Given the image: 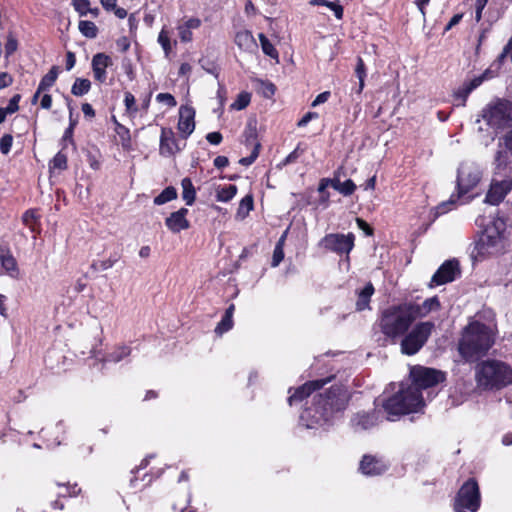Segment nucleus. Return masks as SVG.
Returning <instances> with one entry per match:
<instances>
[{
  "label": "nucleus",
  "instance_id": "f257e3e1",
  "mask_svg": "<svg viewBox=\"0 0 512 512\" xmlns=\"http://www.w3.org/2000/svg\"><path fill=\"white\" fill-rule=\"evenodd\" d=\"M410 375L413 384L401 388L396 394L384 399L381 403L383 411L387 413L388 421H396L400 416L419 412L424 407V400L421 390L437 385L444 380L441 371L426 368L414 367Z\"/></svg>",
  "mask_w": 512,
  "mask_h": 512
},
{
  "label": "nucleus",
  "instance_id": "f03ea898",
  "mask_svg": "<svg viewBox=\"0 0 512 512\" xmlns=\"http://www.w3.org/2000/svg\"><path fill=\"white\" fill-rule=\"evenodd\" d=\"M313 406L305 409L300 415V424L308 429L327 423L335 413L343 411L348 404L347 391L333 386L314 396Z\"/></svg>",
  "mask_w": 512,
  "mask_h": 512
},
{
  "label": "nucleus",
  "instance_id": "7ed1b4c3",
  "mask_svg": "<svg viewBox=\"0 0 512 512\" xmlns=\"http://www.w3.org/2000/svg\"><path fill=\"white\" fill-rule=\"evenodd\" d=\"M494 344L491 327L472 322L464 330L458 350L466 361H474L484 356Z\"/></svg>",
  "mask_w": 512,
  "mask_h": 512
},
{
  "label": "nucleus",
  "instance_id": "20e7f679",
  "mask_svg": "<svg viewBox=\"0 0 512 512\" xmlns=\"http://www.w3.org/2000/svg\"><path fill=\"white\" fill-rule=\"evenodd\" d=\"M512 189V159L505 150H498L494 158V178L485 202L498 205Z\"/></svg>",
  "mask_w": 512,
  "mask_h": 512
},
{
  "label": "nucleus",
  "instance_id": "39448f33",
  "mask_svg": "<svg viewBox=\"0 0 512 512\" xmlns=\"http://www.w3.org/2000/svg\"><path fill=\"white\" fill-rule=\"evenodd\" d=\"M475 380L480 390H500L512 384V368L498 360H486L477 364Z\"/></svg>",
  "mask_w": 512,
  "mask_h": 512
},
{
  "label": "nucleus",
  "instance_id": "423d86ee",
  "mask_svg": "<svg viewBox=\"0 0 512 512\" xmlns=\"http://www.w3.org/2000/svg\"><path fill=\"white\" fill-rule=\"evenodd\" d=\"M413 322L407 303L384 309L378 321L381 332L393 340L406 334Z\"/></svg>",
  "mask_w": 512,
  "mask_h": 512
},
{
  "label": "nucleus",
  "instance_id": "0eeeda50",
  "mask_svg": "<svg viewBox=\"0 0 512 512\" xmlns=\"http://www.w3.org/2000/svg\"><path fill=\"white\" fill-rule=\"evenodd\" d=\"M483 171L475 162L465 161L460 164L457 172V195L458 200L462 199L470 193L481 181ZM455 195L453 194L447 203H442L437 207V213L443 214L448 211L447 206L455 203Z\"/></svg>",
  "mask_w": 512,
  "mask_h": 512
},
{
  "label": "nucleus",
  "instance_id": "6e6552de",
  "mask_svg": "<svg viewBox=\"0 0 512 512\" xmlns=\"http://www.w3.org/2000/svg\"><path fill=\"white\" fill-rule=\"evenodd\" d=\"M482 119L495 130L512 126V102L506 99L490 101L481 112Z\"/></svg>",
  "mask_w": 512,
  "mask_h": 512
},
{
  "label": "nucleus",
  "instance_id": "1a4fd4ad",
  "mask_svg": "<svg viewBox=\"0 0 512 512\" xmlns=\"http://www.w3.org/2000/svg\"><path fill=\"white\" fill-rule=\"evenodd\" d=\"M481 505V494L478 482L474 478L465 481L454 499L455 512H477Z\"/></svg>",
  "mask_w": 512,
  "mask_h": 512
},
{
  "label": "nucleus",
  "instance_id": "9d476101",
  "mask_svg": "<svg viewBox=\"0 0 512 512\" xmlns=\"http://www.w3.org/2000/svg\"><path fill=\"white\" fill-rule=\"evenodd\" d=\"M433 329V322L417 323L402 339V353L406 355L416 354L425 345Z\"/></svg>",
  "mask_w": 512,
  "mask_h": 512
},
{
  "label": "nucleus",
  "instance_id": "9b49d317",
  "mask_svg": "<svg viewBox=\"0 0 512 512\" xmlns=\"http://www.w3.org/2000/svg\"><path fill=\"white\" fill-rule=\"evenodd\" d=\"M354 240L352 233H331L321 239L319 246L337 254H349L354 247Z\"/></svg>",
  "mask_w": 512,
  "mask_h": 512
},
{
  "label": "nucleus",
  "instance_id": "f8f14e48",
  "mask_svg": "<svg viewBox=\"0 0 512 512\" xmlns=\"http://www.w3.org/2000/svg\"><path fill=\"white\" fill-rule=\"evenodd\" d=\"M460 274L459 262L455 259L446 260L432 276L430 287L450 283Z\"/></svg>",
  "mask_w": 512,
  "mask_h": 512
},
{
  "label": "nucleus",
  "instance_id": "ddd939ff",
  "mask_svg": "<svg viewBox=\"0 0 512 512\" xmlns=\"http://www.w3.org/2000/svg\"><path fill=\"white\" fill-rule=\"evenodd\" d=\"M384 419L381 410L372 412H358L351 418V425L356 431L368 430ZM387 419V416L385 417Z\"/></svg>",
  "mask_w": 512,
  "mask_h": 512
},
{
  "label": "nucleus",
  "instance_id": "4468645a",
  "mask_svg": "<svg viewBox=\"0 0 512 512\" xmlns=\"http://www.w3.org/2000/svg\"><path fill=\"white\" fill-rule=\"evenodd\" d=\"M504 248V240L495 236H480L476 243L474 253L476 256L485 257L500 252Z\"/></svg>",
  "mask_w": 512,
  "mask_h": 512
},
{
  "label": "nucleus",
  "instance_id": "2eb2a0df",
  "mask_svg": "<svg viewBox=\"0 0 512 512\" xmlns=\"http://www.w3.org/2000/svg\"><path fill=\"white\" fill-rule=\"evenodd\" d=\"M195 110L189 105H182L179 108L178 130L184 138L191 135L195 129Z\"/></svg>",
  "mask_w": 512,
  "mask_h": 512
},
{
  "label": "nucleus",
  "instance_id": "dca6fc26",
  "mask_svg": "<svg viewBox=\"0 0 512 512\" xmlns=\"http://www.w3.org/2000/svg\"><path fill=\"white\" fill-rule=\"evenodd\" d=\"M387 468V464L381 458L371 455H365L360 462V470L367 476L381 475Z\"/></svg>",
  "mask_w": 512,
  "mask_h": 512
},
{
  "label": "nucleus",
  "instance_id": "f3484780",
  "mask_svg": "<svg viewBox=\"0 0 512 512\" xmlns=\"http://www.w3.org/2000/svg\"><path fill=\"white\" fill-rule=\"evenodd\" d=\"M414 321L417 318L426 317L429 313L437 311L440 308L438 297L434 296L426 299L422 304L407 303Z\"/></svg>",
  "mask_w": 512,
  "mask_h": 512
},
{
  "label": "nucleus",
  "instance_id": "a211bd4d",
  "mask_svg": "<svg viewBox=\"0 0 512 512\" xmlns=\"http://www.w3.org/2000/svg\"><path fill=\"white\" fill-rule=\"evenodd\" d=\"M486 79V73L473 78L472 80L464 82L455 92L454 98L455 101H458L457 105L465 106L466 100L469 94L479 87L483 81Z\"/></svg>",
  "mask_w": 512,
  "mask_h": 512
},
{
  "label": "nucleus",
  "instance_id": "6ab92c4d",
  "mask_svg": "<svg viewBox=\"0 0 512 512\" xmlns=\"http://www.w3.org/2000/svg\"><path fill=\"white\" fill-rule=\"evenodd\" d=\"M188 209L181 208L170 214L165 220V225L172 233H179L189 228V221L186 218Z\"/></svg>",
  "mask_w": 512,
  "mask_h": 512
},
{
  "label": "nucleus",
  "instance_id": "aec40b11",
  "mask_svg": "<svg viewBox=\"0 0 512 512\" xmlns=\"http://www.w3.org/2000/svg\"><path fill=\"white\" fill-rule=\"evenodd\" d=\"M113 64L110 56L104 53H97L92 58V70L94 77L100 83L105 82L107 78L106 68Z\"/></svg>",
  "mask_w": 512,
  "mask_h": 512
},
{
  "label": "nucleus",
  "instance_id": "412c9836",
  "mask_svg": "<svg viewBox=\"0 0 512 512\" xmlns=\"http://www.w3.org/2000/svg\"><path fill=\"white\" fill-rule=\"evenodd\" d=\"M327 381V379L315 380L307 382L303 386L295 389L288 398L289 405L302 401L305 397H308L312 391L322 388Z\"/></svg>",
  "mask_w": 512,
  "mask_h": 512
},
{
  "label": "nucleus",
  "instance_id": "4be33fe9",
  "mask_svg": "<svg viewBox=\"0 0 512 512\" xmlns=\"http://www.w3.org/2000/svg\"><path fill=\"white\" fill-rule=\"evenodd\" d=\"M179 151L174 132L170 128H162L160 137V153L171 156Z\"/></svg>",
  "mask_w": 512,
  "mask_h": 512
},
{
  "label": "nucleus",
  "instance_id": "5701e85b",
  "mask_svg": "<svg viewBox=\"0 0 512 512\" xmlns=\"http://www.w3.org/2000/svg\"><path fill=\"white\" fill-rule=\"evenodd\" d=\"M235 44L243 51L254 52L257 50L258 45L250 31H239L235 35Z\"/></svg>",
  "mask_w": 512,
  "mask_h": 512
},
{
  "label": "nucleus",
  "instance_id": "b1692460",
  "mask_svg": "<svg viewBox=\"0 0 512 512\" xmlns=\"http://www.w3.org/2000/svg\"><path fill=\"white\" fill-rule=\"evenodd\" d=\"M1 266L5 272L12 278H18L19 268L17 261L9 251H2L0 254Z\"/></svg>",
  "mask_w": 512,
  "mask_h": 512
},
{
  "label": "nucleus",
  "instance_id": "393cba45",
  "mask_svg": "<svg viewBox=\"0 0 512 512\" xmlns=\"http://www.w3.org/2000/svg\"><path fill=\"white\" fill-rule=\"evenodd\" d=\"M506 222L503 218H495L483 231L484 236H495L500 239H505Z\"/></svg>",
  "mask_w": 512,
  "mask_h": 512
},
{
  "label": "nucleus",
  "instance_id": "a878e982",
  "mask_svg": "<svg viewBox=\"0 0 512 512\" xmlns=\"http://www.w3.org/2000/svg\"><path fill=\"white\" fill-rule=\"evenodd\" d=\"M511 53H512V37L509 39L508 43L503 48V51L498 55L496 60L491 64L490 68L485 72L486 77L490 72H497L501 66L503 65L504 61L507 57L511 59Z\"/></svg>",
  "mask_w": 512,
  "mask_h": 512
},
{
  "label": "nucleus",
  "instance_id": "bb28decb",
  "mask_svg": "<svg viewBox=\"0 0 512 512\" xmlns=\"http://www.w3.org/2000/svg\"><path fill=\"white\" fill-rule=\"evenodd\" d=\"M22 220L25 226H27L30 231L34 234L40 233V223H39V215L36 210L30 209L27 210L23 216Z\"/></svg>",
  "mask_w": 512,
  "mask_h": 512
},
{
  "label": "nucleus",
  "instance_id": "cd10ccee",
  "mask_svg": "<svg viewBox=\"0 0 512 512\" xmlns=\"http://www.w3.org/2000/svg\"><path fill=\"white\" fill-rule=\"evenodd\" d=\"M374 293V287L371 283L365 285V287L359 292L358 299L356 302L357 310L361 311L368 307L370 298Z\"/></svg>",
  "mask_w": 512,
  "mask_h": 512
},
{
  "label": "nucleus",
  "instance_id": "c85d7f7f",
  "mask_svg": "<svg viewBox=\"0 0 512 512\" xmlns=\"http://www.w3.org/2000/svg\"><path fill=\"white\" fill-rule=\"evenodd\" d=\"M181 186L183 189V200L186 202L187 205H192L195 200L196 194L192 181L189 178H184L181 181Z\"/></svg>",
  "mask_w": 512,
  "mask_h": 512
},
{
  "label": "nucleus",
  "instance_id": "c756f323",
  "mask_svg": "<svg viewBox=\"0 0 512 512\" xmlns=\"http://www.w3.org/2000/svg\"><path fill=\"white\" fill-rule=\"evenodd\" d=\"M237 193V187L233 184L219 187L216 192V199L220 202L230 201Z\"/></svg>",
  "mask_w": 512,
  "mask_h": 512
},
{
  "label": "nucleus",
  "instance_id": "7c9ffc66",
  "mask_svg": "<svg viewBox=\"0 0 512 512\" xmlns=\"http://www.w3.org/2000/svg\"><path fill=\"white\" fill-rule=\"evenodd\" d=\"M131 350L128 346H121L115 348L111 353H109L105 359L106 362L118 363L122 361L124 358L129 356Z\"/></svg>",
  "mask_w": 512,
  "mask_h": 512
},
{
  "label": "nucleus",
  "instance_id": "2f4dec72",
  "mask_svg": "<svg viewBox=\"0 0 512 512\" xmlns=\"http://www.w3.org/2000/svg\"><path fill=\"white\" fill-rule=\"evenodd\" d=\"M59 69L56 66H53L50 71L43 76L39 83V90H48L50 87H52L58 77Z\"/></svg>",
  "mask_w": 512,
  "mask_h": 512
},
{
  "label": "nucleus",
  "instance_id": "473e14b6",
  "mask_svg": "<svg viewBox=\"0 0 512 512\" xmlns=\"http://www.w3.org/2000/svg\"><path fill=\"white\" fill-rule=\"evenodd\" d=\"M91 82L88 79L77 78L72 85L71 93L75 96H83L89 92Z\"/></svg>",
  "mask_w": 512,
  "mask_h": 512
},
{
  "label": "nucleus",
  "instance_id": "72a5a7b5",
  "mask_svg": "<svg viewBox=\"0 0 512 512\" xmlns=\"http://www.w3.org/2000/svg\"><path fill=\"white\" fill-rule=\"evenodd\" d=\"M20 98V95L16 94L10 99L9 104L6 107L0 108V124L5 121L8 114H13L19 109L18 103Z\"/></svg>",
  "mask_w": 512,
  "mask_h": 512
},
{
  "label": "nucleus",
  "instance_id": "f704fd0d",
  "mask_svg": "<svg viewBox=\"0 0 512 512\" xmlns=\"http://www.w3.org/2000/svg\"><path fill=\"white\" fill-rule=\"evenodd\" d=\"M78 28L82 35L87 38L93 39L97 37L98 28L91 21L81 20L78 24Z\"/></svg>",
  "mask_w": 512,
  "mask_h": 512
},
{
  "label": "nucleus",
  "instance_id": "c9c22d12",
  "mask_svg": "<svg viewBox=\"0 0 512 512\" xmlns=\"http://www.w3.org/2000/svg\"><path fill=\"white\" fill-rule=\"evenodd\" d=\"M259 40L263 53L271 57L272 59H276L278 61V51L276 50L274 45L268 40V38L264 34L260 33Z\"/></svg>",
  "mask_w": 512,
  "mask_h": 512
},
{
  "label": "nucleus",
  "instance_id": "e433bc0d",
  "mask_svg": "<svg viewBox=\"0 0 512 512\" xmlns=\"http://www.w3.org/2000/svg\"><path fill=\"white\" fill-rule=\"evenodd\" d=\"M177 197V191L174 187L165 188L158 196L154 198L155 205H163Z\"/></svg>",
  "mask_w": 512,
  "mask_h": 512
},
{
  "label": "nucleus",
  "instance_id": "4c0bfd02",
  "mask_svg": "<svg viewBox=\"0 0 512 512\" xmlns=\"http://www.w3.org/2000/svg\"><path fill=\"white\" fill-rule=\"evenodd\" d=\"M355 73L359 80V86L356 90V93L361 94L363 91L364 85H365L366 68H365L364 61L360 57L357 58Z\"/></svg>",
  "mask_w": 512,
  "mask_h": 512
},
{
  "label": "nucleus",
  "instance_id": "58836bf2",
  "mask_svg": "<svg viewBox=\"0 0 512 512\" xmlns=\"http://www.w3.org/2000/svg\"><path fill=\"white\" fill-rule=\"evenodd\" d=\"M253 209V197L246 195L239 204L237 215L241 218L247 216V214Z\"/></svg>",
  "mask_w": 512,
  "mask_h": 512
},
{
  "label": "nucleus",
  "instance_id": "ea45409f",
  "mask_svg": "<svg viewBox=\"0 0 512 512\" xmlns=\"http://www.w3.org/2000/svg\"><path fill=\"white\" fill-rule=\"evenodd\" d=\"M49 168L50 170H65L67 168V156L62 152H58L51 160Z\"/></svg>",
  "mask_w": 512,
  "mask_h": 512
},
{
  "label": "nucleus",
  "instance_id": "a19ab883",
  "mask_svg": "<svg viewBox=\"0 0 512 512\" xmlns=\"http://www.w3.org/2000/svg\"><path fill=\"white\" fill-rule=\"evenodd\" d=\"M251 100V95L248 92H241L237 99L232 103L231 107L235 110H242L246 108Z\"/></svg>",
  "mask_w": 512,
  "mask_h": 512
},
{
  "label": "nucleus",
  "instance_id": "79ce46f5",
  "mask_svg": "<svg viewBox=\"0 0 512 512\" xmlns=\"http://www.w3.org/2000/svg\"><path fill=\"white\" fill-rule=\"evenodd\" d=\"M233 327V318L223 315L221 321L215 328V333L219 336L231 330Z\"/></svg>",
  "mask_w": 512,
  "mask_h": 512
},
{
  "label": "nucleus",
  "instance_id": "37998d69",
  "mask_svg": "<svg viewBox=\"0 0 512 512\" xmlns=\"http://www.w3.org/2000/svg\"><path fill=\"white\" fill-rule=\"evenodd\" d=\"M118 261V257H110L106 260L95 261L92 263L91 268L95 271H105L114 266Z\"/></svg>",
  "mask_w": 512,
  "mask_h": 512
},
{
  "label": "nucleus",
  "instance_id": "c03bdc74",
  "mask_svg": "<svg viewBox=\"0 0 512 512\" xmlns=\"http://www.w3.org/2000/svg\"><path fill=\"white\" fill-rule=\"evenodd\" d=\"M158 43L163 48L165 55L168 56L172 46L168 32L165 29H162L158 35Z\"/></svg>",
  "mask_w": 512,
  "mask_h": 512
},
{
  "label": "nucleus",
  "instance_id": "a18cd8bd",
  "mask_svg": "<svg viewBox=\"0 0 512 512\" xmlns=\"http://www.w3.org/2000/svg\"><path fill=\"white\" fill-rule=\"evenodd\" d=\"M72 5L80 16H86L90 10L89 0H72Z\"/></svg>",
  "mask_w": 512,
  "mask_h": 512
},
{
  "label": "nucleus",
  "instance_id": "49530a36",
  "mask_svg": "<svg viewBox=\"0 0 512 512\" xmlns=\"http://www.w3.org/2000/svg\"><path fill=\"white\" fill-rule=\"evenodd\" d=\"M17 48V39L12 34H9L5 44V57L9 58L17 50Z\"/></svg>",
  "mask_w": 512,
  "mask_h": 512
},
{
  "label": "nucleus",
  "instance_id": "de8ad7c7",
  "mask_svg": "<svg viewBox=\"0 0 512 512\" xmlns=\"http://www.w3.org/2000/svg\"><path fill=\"white\" fill-rule=\"evenodd\" d=\"M355 190H356L355 183L352 180L348 179L344 182H341L338 192L344 196H350L354 193Z\"/></svg>",
  "mask_w": 512,
  "mask_h": 512
},
{
  "label": "nucleus",
  "instance_id": "09e8293b",
  "mask_svg": "<svg viewBox=\"0 0 512 512\" xmlns=\"http://www.w3.org/2000/svg\"><path fill=\"white\" fill-rule=\"evenodd\" d=\"M124 103L128 113L135 114L137 112L136 99L132 93H125Z\"/></svg>",
  "mask_w": 512,
  "mask_h": 512
},
{
  "label": "nucleus",
  "instance_id": "8fccbe9b",
  "mask_svg": "<svg viewBox=\"0 0 512 512\" xmlns=\"http://www.w3.org/2000/svg\"><path fill=\"white\" fill-rule=\"evenodd\" d=\"M13 144V137L10 134H5L0 139V151L2 154L7 155L12 147Z\"/></svg>",
  "mask_w": 512,
  "mask_h": 512
},
{
  "label": "nucleus",
  "instance_id": "3c124183",
  "mask_svg": "<svg viewBox=\"0 0 512 512\" xmlns=\"http://www.w3.org/2000/svg\"><path fill=\"white\" fill-rule=\"evenodd\" d=\"M259 148H260V144L259 143H256L254 145V148H253V151L251 153L250 156L248 157H243L239 160V163L244 165V166H249L251 165L255 160L256 158L258 157V154H259Z\"/></svg>",
  "mask_w": 512,
  "mask_h": 512
},
{
  "label": "nucleus",
  "instance_id": "603ef678",
  "mask_svg": "<svg viewBox=\"0 0 512 512\" xmlns=\"http://www.w3.org/2000/svg\"><path fill=\"white\" fill-rule=\"evenodd\" d=\"M261 93L266 98H271L275 93V85L271 82L260 81Z\"/></svg>",
  "mask_w": 512,
  "mask_h": 512
},
{
  "label": "nucleus",
  "instance_id": "864d4df0",
  "mask_svg": "<svg viewBox=\"0 0 512 512\" xmlns=\"http://www.w3.org/2000/svg\"><path fill=\"white\" fill-rule=\"evenodd\" d=\"M156 100L160 103L167 104L169 107H174L177 104L174 96L169 93H159L156 96Z\"/></svg>",
  "mask_w": 512,
  "mask_h": 512
},
{
  "label": "nucleus",
  "instance_id": "5fc2aeb1",
  "mask_svg": "<svg viewBox=\"0 0 512 512\" xmlns=\"http://www.w3.org/2000/svg\"><path fill=\"white\" fill-rule=\"evenodd\" d=\"M178 35L182 42H190L193 38L192 31L183 24L178 26Z\"/></svg>",
  "mask_w": 512,
  "mask_h": 512
},
{
  "label": "nucleus",
  "instance_id": "6e6d98bb",
  "mask_svg": "<svg viewBox=\"0 0 512 512\" xmlns=\"http://www.w3.org/2000/svg\"><path fill=\"white\" fill-rule=\"evenodd\" d=\"M341 175H342V168L337 169L334 172L333 178H330L329 185L334 188L336 191L339 190L341 185Z\"/></svg>",
  "mask_w": 512,
  "mask_h": 512
},
{
  "label": "nucleus",
  "instance_id": "4d7b16f0",
  "mask_svg": "<svg viewBox=\"0 0 512 512\" xmlns=\"http://www.w3.org/2000/svg\"><path fill=\"white\" fill-rule=\"evenodd\" d=\"M284 258V251L283 248L275 247L273 251V257H272V266L277 267L281 261Z\"/></svg>",
  "mask_w": 512,
  "mask_h": 512
},
{
  "label": "nucleus",
  "instance_id": "13d9d810",
  "mask_svg": "<svg viewBox=\"0 0 512 512\" xmlns=\"http://www.w3.org/2000/svg\"><path fill=\"white\" fill-rule=\"evenodd\" d=\"M327 7L330 8L334 12V15L337 19H342L343 7L340 4H338L336 2L329 1L327 4Z\"/></svg>",
  "mask_w": 512,
  "mask_h": 512
},
{
  "label": "nucleus",
  "instance_id": "bf43d9fd",
  "mask_svg": "<svg viewBox=\"0 0 512 512\" xmlns=\"http://www.w3.org/2000/svg\"><path fill=\"white\" fill-rule=\"evenodd\" d=\"M13 82V78L7 72H0V89H4L10 86Z\"/></svg>",
  "mask_w": 512,
  "mask_h": 512
},
{
  "label": "nucleus",
  "instance_id": "052dcab7",
  "mask_svg": "<svg viewBox=\"0 0 512 512\" xmlns=\"http://www.w3.org/2000/svg\"><path fill=\"white\" fill-rule=\"evenodd\" d=\"M318 118V113L316 112H308L306 113L298 122L299 127L306 126L312 119Z\"/></svg>",
  "mask_w": 512,
  "mask_h": 512
},
{
  "label": "nucleus",
  "instance_id": "680f3d73",
  "mask_svg": "<svg viewBox=\"0 0 512 512\" xmlns=\"http://www.w3.org/2000/svg\"><path fill=\"white\" fill-rule=\"evenodd\" d=\"M206 139L209 143L218 145L222 141V135L219 132H211L207 134Z\"/></svg>",
  "mask_w": 512,
  "mask_h": 512
},
{
  "label": "nucleus",
  "instance_id": "e2e57ef3",
  "mask_svg": "<svg viewBox=\"0 0 512 512\" xmlns=\"http://www.w3.org/2000/svg\"><path fill=\"white\" fill-rule=\"evenodd\" d=\"M330 97V92L329 91H325V92H322L320 93L316 98L315 100L312 102V107H316L320 104H323L325 103Z\"/></svg>",
  "mask_w": 512,
  "mask_h": 512
},
{
  "label": "nucleus",
  "instance_id": "0e129e2a",
  "mask_svg": "<svg viewBox=\"0 0 512 512\" xmlns=\"http://www.w3.org/2000/svg\"><path fill=\"white\" fill-rule=\"evenodd\" d=\"M182 24L192 31V30L198 29L200 27L201 21L198 18H189Z\"/></svg>",
  "mask_w": 512,
  "mask_h": 512
},
{
  "label": "nucleus",
  "instance_id": "69168bd1",
  "mask_svg": "<svg viewBox=\"0 0 512 512\" xmlns=\"http://www.w3.org/2000/svg\"><path fill=\"white\" fill-rule=\"evenodd\" d=\"M229 164L228 158L225 156H217L214 159V166L218 169H223Z\"/></svg>",
  "mask_w": 512,
  "mask_h": 512
},
{
  "label": "nucleus",
  "instance_id": "338daca9",
  "mask_svg": "<svg viewBox=\"0 0 512 512\" xmlns=\"http://www.w3.org/2000/svg\"><path fill=\"white\" fill-rule=\"evenodd\" d=\"M504 145L506 148V153L508 152L512 155V130L509 131L506 136L504 137Z\"/></svg>",
  "mask_w": 512,
  "mask_h": 512
},
{
  "label": "nucleus",
  "instance_id": "774afa93",
  "mask_svg": "<svg viewBox=\"0 0 512 512\" xmlns=\"http://www.w3.org/2000/svg\"><path fill=\"white\" fill-rule=\"evenodd\" d=\"M76 59L75 55L72 52H68L66 55V69L69 71L71 70L75 65Z\"/></svg>",
  "mask_w": 512,
  "mask_h": 512
}]
</instances>
